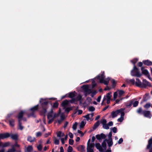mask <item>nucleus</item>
<instances>
[{
	"mask_svg": "<svg viewBox=\"0 0 152 152\" xmlns=\"http://www.w3.org/2000/svg\"><path fill=\"white\" fill-rule=\"evenodd\" d=\"M95 110V108L92 106H89L88 108V110L89 111H94Z\"/></svg>",
	"mask_w": 152,
	"mask_h": 152,
	"instance_id": "nucleus-37",
	"label": "nucleus"
},
{
	"mask_svg": "<svg viewBox=\"0 0 152 152\" xmlns=\"http://www.w3.org/2000/svg\"><path fill=\"white\" fill-rule=\"evenodd\" d=\"M82 96L80 94H79L77 96L76 98L75 99V101H80L82 98Z\"/></svg>",
	"mask_w": 152,
	"mask_h": 152,
	"instance_id": "nucleus-38",
	"label": "nucleus"
},
{
	"mask_svg": "<svg viewBox=\"0 0 152 152\" xmlns=\"http://www.w3.org/2000/svg\"><path fill=\"white\" fill-rule=\"evenodd\" d=\"M105 141H107L109 147H110L113 145V142L112 139H108V140L106 139Z\"/></svg>",
	"mask_w": 152,
	"mask_h": 152,
	"instance_id": "nucleus-16",
	"label": "nucleus"
},
{
	"mask_svg": "<svg viewBox=\"0 0 152 152\" xmlns=\"http://www.w3.org/2000/svg\"><path fill=\"white\" fill-rule=\"evenodd\" d=\"M112 133L111 132H110L108 134V139H112Z\"/></svg>",
	"mask_w": 152,
	"mask_h": 152,
	"instance_id": "nucleus-58",
	"label": "nucleus"
},
{
	"mask_svg": "<svg viewBox=\"0 0 152 152\" xmlns=\"http://www.w3.org/2000/svg\"><path fill=\"white\" fill-rule=\"evenodd\" d=\"M108 125L109 126H112L113 125V122L112 121H110L108 123Z\"/></svg>",
	"mask_w": 152,
	"mask_h": 152,
	"instance_id": "nucleus-63",
	"label": "nucleus"
},
{
	"mask_svg": "<svg viewBox=\"0 0 152 152\" xmlns=\"http://www.w3.org/2000/svg\"><path fill=\"white\" fill-rule=\"evenodd\" d=\"M94 113H92L91 114H88L84 116L83 117L86 118L87 121L90 120L91 121L93 120L92 117L94 116Z\"/></svg>",
	"mask_w": 152,
	"mask_h": 152,
	"instance_id": "nucleus-10",
	"label": "nucleus"
},
{
	"mask_svg": "<svg viewBox=\"0 0 152 152\" xmlns=\"http://www.w3.org/2000/svg\"><path fill=\"white\" fill-rule=\"evenodd\" d=\"M100 135L101 139H105L106 137V135L102 133Z\"/></svg>",
	"mask_w": 152,
	"mask_h": 152,
	"instance_id": "nucleus-50",
	"label": "nucleus"
},
{
	"mask_svg": "<svg viewBox=\"0 0 152 152\" xmlns=\"http://www.w3.org/2000/svg\"><path fill=\"white\" fill-rule=\"evenodd\" d=\"M85 147L83 145L80 146L78 147V150L81 152H84L85 151Z\"/></svg>",
	"mask_w": 152,
	"mask_h": 152,
	"instance_id": "nucleus-31",
	"label": "nucleus"
},
{
	"mask_svg": "<svg viewBox=\"0 0 152 152\" xmlns=\"http://www.w3.org/2000/svg\"><path fill=\"white\" fill-rule=\"evenodd\" d=\"M77 123L76 122H75L72 126V128L73 130H75L77 128Z\"/></svg>",
	"mask_w": 152,
	"mask_h": 152,
	"instance_id": "nucleus-42",
	"label": "nucleus"
},
{
	"mask_svg": "<svg viewBox=\"0 0 152 152\" xmlns=\"http://www.w3.org/2000/svg\"><path fill=\"white\" fill-rule=\"evenodd\" d=\"M151 86L150 83L145 79H143L142 84V88H146L147 87H151Z\"/></svg>",
	"mask_w": 152,
	"mask_h": 152,
	"instance_id": "nucleus-8",
	"label": "nucleus"
},
{
	"mask_svg": "<svg viewBox=\"0 0 152 152\" xmlns=\"http://www.w3.org/2000/svg\"><path fill=\"white\" fill-rule=\"evenodd\" d=\"M11 137L13 140H17L18 136L17 134H12L10 136Z\"/></svg>",
	"mask_w": 152,
	"mask_h": 152,
	"instance_id": "nucleus-29",
	"label": "nucleus"
},
{
	"mask_svg": "<svg viewBox=\"0 0 152 152\" xmlns=\"http://www.w3.org/2000/svg\"><path fill=\"white\" fill-rule=\"evenodd\" d=\"M25 113V112L24 111H21L18 115V118L19 123V128L20 130H22L23 128V127L22 126L21 121Z\"/></svg>",
	"mask_w": 152,
	"mask_h": 152,
	"instance_id": "nucleus-4",
	"label": "nucleus"
},
{
	"mask_svg": "<svg viewBox=\"0 0 152 152\" xmlns=\"http://www.w3.org/2000/svg\"><path fill=\"white\" fill-rule=\"evenodd\" d=\"M107 122L106 120L105 119H103L102 120V123L103 124V125L104 124H106V123Z\"/></svg>",
	"mask_w": 152,
	"mask_h": 152,
	"instance_id": "nucleus-64",
	"label": "nucleus"
},
{
	"mask_svg": "<svg viewBox=\"0 0 152 152\" xmlns=\"http://www.w3.org/2000/svg\"><path fill=\"white\" fill-rule=\"evenodd\" d=\"M69 102V101L66 100L62 102L61 105L64 107V109L66 107L68 106Z\"/></svg>",
	"mask_w": 152,
	"mask_h": 152,
	"instance_id": "nucleus-18",
	"label": "nucleus"
},
{
	"mask_svg": "<svg viewBox=\"0 0 152 152\" xmlns=\"http://www.w3.org/2000/svg\"><path fill=\"white\" fill-rule=\"evenodd\" d=\"M69 136L71 138H72L73 137V135L72 133L71 132L69 133L68 134Z\"/></svg>",
	"mask_w": 152,
	"mask_h": 152,
	"instance_id": "nucleus-61",
	"label": "nucleus"
},
{
	"mask_svg": "<svg viewBox=\"0 0 152 152\" xmlns=\"http://www.w3.org/2000/svg\"><path fill=\"white\" fill-rule=\"evenodd\" d=\"M39 144L37 146V149L39 151H41L42 148V141L40 140L38 142Z\"/></svg>",
	"mask_w": 152,
	"mask_h": 152,
	"instance_id": "nucleus-19",
	"label": "nucleus"
},
{
	"mask_svg": "<svg viewBox=\"0 0 152 152\" xmlns=\"http://www.w3.org/2000/svg\"><path fill=\"white\" fill-rule=\"evenodd\" d=\"M86 123V121H82L80 125V128H83L85 126Z\"/></svg>",
	"mask_w": 152,
	"mask_h": 152,
	"instance_id": "nucleus-36",
	"label": "nucleus"
},
{
	"mask_svg": "<svg viewBox=\"0 0 152 152\" xmlns=\"http://www.w3.org/2000/svg\"><path fill=\"white\" fill-rule=\"evenodd\" d=\"M86 92H88V94H91V96L93 97L97 93V91L95 90L91 89H88Z\"/></svg>",
	"mask_w": 152,
	"mask_h": 152,
	"instance_id": "nucleus-12",
	"label": "nucleus"
},
{
	"mask_svg": "<svg viewBox=\"0 0 152 152\" xmlns=\"http://www.w3.org/2000/svg\"><path fill=\"white\" fill-rule=\"evenodd\" d=\"M131 75L133 76L140 77L142 75V74L140 73L138 69L134 66L133 69L131 71Z\"/></svg>",
	"mask_w": 152,
	"mask_h": 152,
	"instance_id": "nucleus-3",
	"label": "nucleus"
},
{
	"mask_svg": "<svg viewBox=\"0 0 152 152\" xmlns=\"http://www.w3.org/2000/svg\"><path fill=\"white\" fill-rule=\"evenodd\" d=\"M75 96V92H71L69 94V97L71 98H73Z\"/></svg>",
	"mask_w": 152,
	"mask_h": 152,
	"instance_id": "nucleus-39",
	"label": "nucleus"
},
{
	"mask_svg": "<svg viewBox=\"0 0 152 152\" xmlns=\"http://www.w3.org/2000/svg\"><path fill=\"white\" fill-rule=\"evenodd\" d=\"M95 146L97 149H98L100 152H104L103 151V149L101 147V145L99 143H96Z\"/></svg>",
	"mask_w": 152,
	"mask_h": 152,
	"instance_id": "nucleus-13",
	"label": "nucleus"
},
{
	"mask_svg": "<svg viewBox=\"0 0 152 152\" xmlns=\"http://www.w3.org/2000/svg\"><path fill=\"white\" fill-rule=\"evenodd\" d=\"M72 108L70 107H66L65 108V111L67 113H68L71 110Z\"/></svg>",
	"mask_w": 152,
	"mask_h": 152,
	"instance_id": "nucleus-51",
	"label": "nucleus"
},
{
	"mask_svg": "<svg viewBox=\"0 0 152 152\" xmlns=\"http://www.w3.org/2000/svg\"><path fill=\"white\" fill-rule=\"evenodd\" d=\"M152 145V138L150 139L148 141V144L147 146V148L149 149Z\"/></svg>",
	"mask_w": 152,
	"mask_h": 152,
	"instance_id": "nucleus-26",
	"label": "nucleus"
},
{
	"mask_svg": "<svg viewBox=\"0 0 152 152\" xmlns=\"http://www.w3.org/2000/svg\"><path fill=\"white\" fill-rule=\"evenodd\" d=\"M120 114V117L117 119V121L118 122H121L124 119V117L125 115V113H124V111L123 112H122Z\"/></svg>",
	"mask_w": 152,
	"mask_h": 152,
	"instance_id": "nucleus-14",
	"label": "nucleus"
},
{
	"mask_svg": "<svg viewBox=\"0 0 152 152\" xmlns=\"http://www.w3.org/2000/svg\"><path fill=\"white\" fill-rule=\"evenodd\" d=\"M52 98L40 99L39 102L41 103L42 107L43 110L44 114L47 112L46 109L47 108L48 104L49 102V100L51 99Z\"/></svg>",
	"mask_w": 152,
	"mask_h": 152,
	"instance_id": "nucleus-1",
	"label": "nucleus"
},
{
	"mask_svg": "<svg viewBox=\"0 0 152 152\" xmlns=\"http://www.w3.org/2000/svg\"><path fill=\"white\" fill-rule=\"evenodd\" d=\"M123 142V139L122 138H121L119 139V140L118 141V143L119 144H120L122 143Z\"/></svg>",
	"mask_w": 152,
	"mask_h": 152,
	"instance_id": "nucleus-59",
	"label": "nucleus"
},
{
	"mask_svg": "<svg viewBox=\"0 0 152 152\" xmlns=\"http://www.w3.org/2000/svg\"><path fill=\"white\" fill-rule=\"evenodd\" d=\"M138 101H135L133 103V106L134 107H137L138 104Z\"/></svg>",
	"mask_w": 152,
	"mask_h": 152,
	"instance_id": "nucleus-40",
	"label": "nucleus"
},
{
	"mask_svg": "<svg viewBox=\"0 0 152 152\" xmlns=\"http://www.w3.org/2000/svg\"><path fill=\"white\" fill-rule=\"evenodd\" d=\"M142 110L141 108H140L137 110V112L138 113H141L142 112Z\"/></svg>",
	"mask_w": 152,
	"mask_h": 152,
	"instance_id": "nucleus-57",
	"label": "nucleus"
},
{
	"mask_svg": "<svg viewBox=\"0 0 152 152\" xmlns=\"http://www.w3.org/2000/svg\"><path fill=\"white\" fill-rule=\"evenodd\" d=\"M149 98L148 94H146L144 96L143 100L144 101H146Z\"/></svg>",
	"mask_w": 152,
	"mask_h": 152,
	"instance_id": "nucleus-30",
	"label": "nucleus"
},
{
	"mask_svg": "<svg viewBox=\"0 0 152 152\" xmlns=\"http://www.w3.org/2000/svg\"><path fill=\"white\" fill-rule=\"evenodd\" d=\"M118 93L117 91L114 93L113 94V98L114 99H115L116 98Z\"/></svg>",
	"mask_w": 152,
	"mask_h": 152,
	"instance_id": "nucleus-47",
	"label": "nucleus"
},
{
	"mask_svg": "<svg viewBox=\"0 0 152 152\" xmlns=\"http://www.w3.org/2000/svg\"><path fill=\"white\" fill-rule=\"evenodd\" d=\"M135 83L136 86H137L142 87V83L139 79L138 78H136V81Z\"/></svg>",
	"mask_w": 152,
	"mask_h": 152,
	"instance_id": "nucleus-17",
	"label": "nucleus"
},
{
	"mask_svg": "<svg viewBox=\"0 0 152 152\" xmlns=\"http://www.w3.org/2000/svg\"><path fill=\"white\" fill-rule=\"evenodd\" d=\"M141 70L142 73L148 76V78L149 79H150V75L149 74V72L148 70L146 69H144L143 67H142Z\"/></svg>",
	"mask_w": 152,
	"mask_h": 152,
	"instance_id": "nucleus-15",
	"label": "nucleus"
},
{
	"mask_svg": "<svg viewBox=\"0 0 152 152\" xmlns=\"http://www.w3.org/2000/svg\"><path fill=\"white\" fill-rule=\"evenodd\" d=\"M151 106V104L150 103H147L144 106V107L146 108H148L150 107Z\"/></svg>",
	"mask_w": 152,
	"mask_h": 152,
	"instance_id": "nucleus-41",
	"label": "nucleus"
},
{
	"mask_svg": "<svg viewBox=\"0 0 152 152\" xmlns=\"http://www.w3.org/2000/svg\"><path fill=\"white\" fill-rule=\"evenodd\" d=\"M77 132L78 133L80 134L81 137L83 136L84 134L81 131L79 130H78L77 131Z\"/></svg>",
	"mask_w": 152,
	"mask_h": 152,
	"instance_id": "nucleus-56",
	"label": "nucleus"
},
{
	"mask_svg": "<svg viewBox=\"0 0 152 152\" xmlns=\"http://www.w3.org/2000/svg\"><path fill=\"white\" fill-rule=\"evenodd\" d=\"M132 102H126L125 104L126 107H130L132 105Z\"/></svg>",
	"mask_w": 152,
	"mask_h": 152,
	"instance_id": "nucleus-35",
	"label": "nucleus"
},
{
	"mask_svg": "<svg viewBox=\"0 0 152 152\" xmlns=\"http://www.w3.org/2000/svg\"><path fill=\"white\" fill-rule=\"evenodd\" d=\"M138 60L137 59H134L132 61V62L134 64Z\"/></svg>",
	"mask_w": 152,
	"mask_h": 152,
	"instance_id": "nucleus-62",
	"label": "nucleus"
},
{
	"mask_svg": "<svg viewBox=\"0 0 152 152\" xmlns=\"http://www.w3.org/2000/svg\"><path fill=\"white\" fill-rule=\"evenodd\" d=\"M124 110V108H121L116 111H112L111 113V117L113 118L116 117L119 114H121Z\"/></svg>",
	"mask_w": 152,
	"mask_h": 152,
	"instance_id": "nucleus-6",
	"label": "nucleus"
},
{
	"mask_svg": "<svg viewBox=\"0 0 152 152\" xmlns=\"http://www.w3.org/2000/svg\"><path fill=\"white\" fill-rule=\"evenodd\" d=\"M112 130L113 132L116 133L117 132V129L115 127H114L112 128Z\"/></svg>",
	"mask_w": 152,
	"mask_h": 152,
	"instance_id": "nucleus-49",
	"label": "nucleus"
},
{
	"mask_svg": "<svg viewBox=\"0 0 152 152\" xmlns=\"http://www.w3.org/2000/svg\"><path fill=\"white\" fill-rule=\"evenodd\" d=\"M38 105H37L34 106V107L31 108L30 109V110L32 112H35V111H36V110H37V109L38 108Z\"/></svg>",
	"mask_w": 152,
	"mask_h": 152,
	"instance_id": "nucleus-27",
	"label": "nucleus"
},
{
	"mask_svg": "<svg viewBox=\"0 0 152 152\" xmlns=\"http://www.w3.org/2000/svg\"><path fill=\"white\" fill-rule=\"evenodd\" d=\"M111 94V92H109L104 96L103 101L101 103L102 105L103 104L105 100L107 101V104H109L110 103L111 98L112 96Z\"/></svg>",
	"mask_w": 152,
	"mask_h": 152,
	"instance_id": "nucleus-7",
	"label": "nucleus"
},
{
	"mask_svg": "<svg viewBox=\"0 0 152 152\" xmlns=\"http://www.w3.org/2000/svg\"><path fill=\"white\" fill-rule=\"evenodd\" d=\"M142 113L144 117L150 118L151 117V114L149 111L143 110Z\"/></svg>",
	"mask_w": 152,
	"mask_h": 152,
	"instance_id": "nucleus-9",
	"label": "nucleus"
},
{
	"mask_svg": "<svg viewBox=\"0 0 152 152\" xmlns=\"http://www.w3.org/2000/svg\"><path fill=\"white\" fill-rule=\"evenodd\" d=\"M94 145V143H91L88 145L87 149H93Z\"/></svg>",
	"mask_w": 152,
	"mask_h": 152,
	"instance_id": "nucleus-25",
	"label": "nucleus"
},
{
	"mask_svg": "<svg viewBox=\"0 0 152 152\" xmlns=\"http://www.w3.org/2000/svg\"><path fill=\"white\" fill-rule=\"evenodd\" d=\"M35 138L34 137H32L31 136H28L27 138V140L30 142H32L34 141Z\"/></svg>",
	"mask_w": 152,
	"mask_h": 152,
	"instance_id": "nucleus-21",
	"label": "nucleus"
},
{
	"mask_svg": "<svg viewBox=\"0 0 152 152\" xmlns=\"http://www.w3.org/2000/svg\"><path fill=\"white\" fill-rule=\"evenodd\" d=\"M72 149L73 148L71 146H69L67 149V152H72Z\"/></svg>",
	"mask_w": 152,
	"mask_h": 152,
	"instance_id": "nucleus-45",
	"label": "nucleus"
},
{
	"mask_svg": "<svg viewBox=\"0 0 152 152\" xmlns=\"http://www.w3.org/2000/svg\"><path fill=\"white\" fill-rule=\"evenodd\" d=\"M143 62L144 64L147 66L151 65L152 64V62L148 60L143 61Z\"/></svg>",
	"mask_w": 152,
	"mask_h": 152,
	"instance_id": "nucleus-24",
	"label": "nucleus"
},
{
	"mask_svg": "<svg viewBox=\"0 0 152 152\" xmlns=\"http://www.w3.org/2000/svg\"><path fill=\"white\" fill-rule=\"evenodd\" d=\"M126 82L129 83H131L132 84H135V80L134 79H127L126 80Z\"/></svg>",
	"mask_w": 152,
	"mask_h": 152,
	"instance_id": "nucleus-23",
	"label": "nucleus"
},
{
	"mask_svg": "<svg viewBox=\"0 0 152 152\" xmlns=\"http://www.w3.org/2000/svg\"><path fill=\"white\" fill-rule=\"evenodd\" d=\"M41 135H42V133L40 132H37L36 134V136L37 137L40 136Z\"/></svg>",
	"mask_w": 152,
	"mask_h": 152,
	"instance_id": "nucleus-60",
	"label": "nucleus"
},
{
	"mask_svg": "<svg viewBox=\"0 0 152 152\" xmlns=\"http://www.w3.org/2000/svg\"><path fill=\"white\" fill-rule=\"evenodd\" d=\"M59 140H58L55 139L54 140V143L56 145H58L59 144Z\"/></svg>",
	"mask_w": 152,
	"mask_h": 152,
	"instance_id": "nucleus-55",
	"label": "nucleus"
},
{
	"mask_svg": "<svg viewBox=\"0 0 152 152\" xmlns=\"http://www.w3.org/2000/svg\"><path fill=\"white\" fill-rule=\"evenodd\" d=\"M56 116V114H54L52 110L49 112L47 115L48 118V123H51L53 121L54 118Z\"/></svg>",
	"mask_w": 152,
	"mask_h": 152,
	"instance_id": "nucleus-5",
	"label": "nucleus"
},
{
	"mask_svg": "<svg viewBox=\"0 0 152 152\" xmlns=\"http://www.w3.org/2000/svg\"><path fill=\"white\" fill-rule=\"evenodd\" d=\"M103 125V128L106 129H109V127L108 125L107 124H104Z\"/></svg>",
	"mask_w": 152,
	"mask_h": 152,
	"instance_id": "nucleus-44",
	"label": "nucleus"
},
{
	"mask_svg": "<svg viewBox=\"0 0 152 152\" xmlns=\"http://www.w3.org/2000/svg\"><path fill=\"white\" fill-rule=\"evenodd\" d=\"M58 104L57 102H56L54 103L53 104V107H57L58 106Z\"/></svg>",
	"mask_w": 152,
	"mask_h": 152,
	"instance_id": "nucleus-54",
	"label": "nucleus"
},
{
	"mask_svg": "<svg viewBox=\"0 0 152 152\" xmlns=\"http://www.w3.org/2000/svg\"><path fill=\"white\" fill-rule=\"evenodd\" d=\"M88 90V88H85L84 90V94L85 96H86L87 95V94H88V92H86V91H87Z\"/></svg>",
	"mask_w": 152,
	"mask_h": 152,
	"instance_id": "nucleus-52",
	"label": "nucleus"
},
{
	"mask_svg": "<svg viewBox=\"0 0 152 152\" xmlns=\"http://www.w3.org/2000/svg\"><path fill=\"white\" fill-rule=\"evenodd\" d=\"M96 137L97 139L99 140V141L100 140H101V136L100 134H97L96 135Z\"/></svg>",
	"mask_w": 152,
	"mask_h": 152,
	"instance_id": "nucleus-48",
	"label": "nucleus"
},
{
	"mask_svg": "<svg viewBox=\"0 0 152 152\" xmlns=\"http://www.w3.org/2000/svg\"><path fill=\"white\" fill-rule=\"evenodd\" d=\"M118 93V96L120 97L123 96L124 94V91L122 90H118L117 91Z\"/></svg>",
	"mask_w": 152,
	"mask_h": 152,
	"instance_id": "nucleus-22",
	"label": "nucleus"
},
{
	"mask_svg": "<svg viewBox=\"0 0 152 152\" xmlns=\"http://www.w3.org/2000/svg\"><path fill=\"white\" fill-rule=\"evenodd\" d=\"M10 145V143L9 142L3 143L2 142V147H5L8 146Z\"/></svg>",
	"mask_w": 152,
	"mask_h": 152,
	"instance_id": "nucleus-33",
	"label": "nucleus"
},
{
	"mask_svg": "<svg viewBox=\"0 0 152 152\" xmlns=\"http://www.w3.org/2000/svg\"><path fill=\"white\" fill-rule=\"evenodd\" d=\"M10 136V134L8 133L0 134V139H3Z\"/></svg>",
	"mask_w": 152,
	"mask_h": 152,
	"instance_id": "nucleus-11",
	"label": "nucleus"
},
{
	"mask_svg": "<svg viewBox=\"0 0 152 152\" xmlns=\"http://www.w3.org/2000/svg\"><path fill=\"white\" fill-rule=\"evenodd\" d=\"M99 121L96 122L94 125V129H95L99 126Z\"/></svg>",
	"mask_w": 152,
	"mask_h": 152,
	"instance_id": "nucleus-46",
	"label": "nucleus"
},
{
	"mask_svg": "<svg viewBox=\"0 0 152 152\" xmlns=\"http://www.w3.org/2000/svg\"><path fill=\"white\" fill-rule=\"evenodd\" d=\"M14 120L13 119H11L10 120L9 123L10 126L13 127L14 126Z\"/></svg>",
	"mask_w": 152,
	"mask_h": 152,
	"instance_id": "nucleus-34",
	"label": "nucleus"
},
{
	"mask_svg": "<svg viewBox=\"0 0 152 152\" xmlns=\"http://www.w3.org/2000/svg\"><path fill=\"white\" fill-rule=\"evenodd\" d=\"M15 150L13 148L11 149H9L7 152H15Z\"/></svg>",
	"mask_w": 152,
	"mask_h": 152,
	"instance_id": "nucleus-43",
	"label": "nucleus"
},
{
	"mask_svg": "<svg viewBox=\"0 0 152 152\" xmlns=\"http://www.w3.org/2000/svg\"><path fill=\"white\" fill-rule=\"evenodd\" d=\"M33 148L32 146H28L25 150V152H31L33 150Z\"/></svg>",
	"mask_w": 152,
	"mask_h": 152,
	"instance_id": "nucleus-20",
	"label": "nucleus"
},
{
	"mask_svg": "<svg viewBox=\"0 0 152 152\" xmlns=\"http://www.w3.org/2000/svg\"><path fill=\"white\" fill-rule=\"evenodd\" d=\"M57 136L58 137H62L64 136V134L63 132L60 131L58 132L57 133Z\"/></svg>",
	"mask_w": 152,
	"mask_h": 152,
	"instance_id": "nucleus-28",
	"label": "nucleus"
},
{
	"mask_svg": "<svg viewBox=\"0 0 152 152\" xmlns=\"http://www.w3.org/2000/svg\"><path fill=\"white\" fill-rule=\"evenodd\" d=\"M97 78L99 80V82L101 83H104L105 85H107L109 83L110 78H107L104 79V72H102L101 75H99L97 77Z\"/></svg>",
	"mask_w": 152,
	"mask_h": 152,
	"instance_id": "nucleus-2",
	"label": "nucleus"
},
{
	"mask_svg": "<svg viewBox=\"0 0 152 152\" xmlns=\"http://www.w3.org/2000/svg\"><path fill=\"white\" fill-rule=\"evenodd\" d=\"M106 141L105 140L104 141L102 144V148H104V150L103 151H104L106 149Z\"/></svg>",
	"mask_w": 152,
	"mask_h": 152,
	"instance_id": "nucleus-32",
	"label": "nucleus"
},
{
	"mask_svg": "<svg viewBox=\"0 0 152 152\" xmlns=\"http://www.w3.org/2000/svg\"><path fill=\"white\" fill-rule=\"evenodd\" d=\"M69 143L71 145H72L74 143V140L72 139H69Z\"/></svg>",
	"mask_w": 152,
	"mask_h": 152,
	"instance_id": "nucleus-53",
	"label": "nucleus"
}]
</instances>
